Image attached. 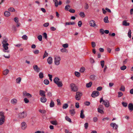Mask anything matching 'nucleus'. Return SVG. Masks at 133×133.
Masks as SVG:
<instances>
[{"label":"nucleus","instance_id":"c85d7f7f","mask_svg":"<svg viewBox=\"0 0 133 133\" xmlns=\"http://www.w3.org/2000/svg\"><path fill=\"white\" fill-rule=\"evenodd\" d=\"M61 52H66V53L68 52V50L65 48H63L61 49L60 50Z\"/></svg>","mask_w":133,"mask_h":133},{"label":"nucleus","instance_id":"cd10ccee","mask_svg":"<svg viewBox=\"0 0 133 133\" xmlns=\"http://www.w3.org/2000/svg\"><path fill=\"white\" fill-rule=\"evenodd\" d=\"M104 22L105 23H108L109 22L108 20V17L107 16L105 17L104 19Z\"/></svg>","mask_w":133,"mask_h":133},{"label":"nucleus","instance_id":"052dcab7","mask_svg":"<svg viewBox=\"0 0 133 133\" xmlns=\"http://www.w3.org/2000/svg\"><path fill=\"white\" fill-rule=\"evenodd\" d=\"M14 21L16 23H18L19 20L18 18L17 17H15L14 19Z\"/></svg>","mask_w":133,"mask_h":133},{"label":"nucleus","instance_id":"5fc2aeb1","mask_svg":"<svg viewBox=\"0 0 133 133\" xmlns=\"http://www.w3.org/2000/svg\"><path fill=\"white\" fill-rule=\"evenodd\" d=\"M126 66L125 65H124L122 66H121L120 68V69L121 70H124L126 69Z\"/></svg>","mask_w":133,"mask_h":133},{"label":"nucleus","instance_id":"423d86ee","mask_svg":"<svg viewBox=\"0 0 133 133\" xmlns=\"http://www.w3.org/2000/svg\"><path fill=\"white\" fill-rule=\"evenodd\" d=\"M99 94V92L97 91H94L91 94V96L92 97L95 98L96 96H98Z\"/></svg>","mask_w":133,"mask_h":133},{"label":"nucleus","instance_id":"a878e982","mask_svg":"<svg viewBox=\"0 0 133 133\" xmlns=\"http://www.w3.org/2000/svg\"><path fill=\"white\" fill-rule=\"evenodd\" d=\"M56 84L58 87H61L63 85L62 83V82L61 81H60Z\"/></svg>","mask_w":133,"mask_h":133},{"label":"nucleus","instance_id":"4d7b16f0","mask_svg":"<svg viewBox=\"0 0 133 133\" xmlns=\"http://www.w3.org/2000/svg\"><path fill=\"white\" fill-rule=\"evenodd\" d=\"M92 46V48H94L96 46L95 43L94 42H91Z\"/></svg>","mask_w":133,"mask_h":133},{"label":"nucleus","instance_id":"6ab92c4d","mask_svg":"<svg viewBox=\"0 0 133 133\" xmlns=\"http://www.w3.org/2000/svg\"><path fill=\"white\" fill-rule=\"evenodd\" d=\"M84 111L83 110H81L80 113V117L82 119L84 118L85 117V115L83 114Z\"/></svg>","mask_w":133,"mask_h":133},{"label":"nucleus","instance_id":"e2e57ef3","mask_svg":"<svg viewBox=\"0 0 133 133\" xmlns=\"http://www.w3.org/2000/svg\"><path fill=\"white\" fill-rule=\"evenodd\" d=\"M70 6L68 5H66L65 7V9L66 10H68V9L70 8Z\"/></svg>","mask_w":133,"mask_h":133},{"label":"nucleus","instance_id":"7c9ffc66","mask_svg":"<svg viewBox=\"0 0 133 133\" xmlns=\"http://www.w3.org/2000/svg\"><path fill=\"white\" fill-rule=\"evenodd\" d=\"M21 80V78L20 77H18L16 79V82L17 83H19L20 82Z\"/></svg>","mask_w":133,"mask_h":133},{"label":"nucleus","instance_id":"20e7f679","mask_svg":"<svg viewBox=\"0 0 133 133\" xmlns=\"http://www.w3.org/2000/svg\"><path fill=\"white\" fill-rule=\"evenodd\" d=\"M82 95V93L79 92H77L76 93L75 97L76 100L79 101L81 98V96Z\"/></svg>","mask_w":133,"mask_h":133},{"label":"nucleus","instance_id":"f3484780","mask_svg":"<svg viewBox=\"0 0 133 133\" xmlns=\"http://www.w3.org/2000/svg\"><path fill=\"white\" fill-rule=\"evenodd\" d=\"M23 95H26V96L29 97H32V95L30 94L29 93H27L26 91H24L23 93Z\"/></svg>","mask_w":133,"mask_h":133},{"label":"nucleus","instance_id":"9d476101","mask_svg":"<svg viewBox=\"0 0 133 133\" xmlns=\"http://www.w3.org/2000/svg\"><path fill=\"white\" fill-rule=\"evenodd\" d=\"M128 108L130 112L133 110V104L132 103H130L128 105Z\"/></svg>","mask_w":133,"mask_h":133},{"label":"nucleus","instance_id":"f704fd0d","mask_svg":"<svg viewBox=\"0 0 133 133\" xmlns=\"http://www.w3.org/2000/svg\"><path fill=\"white\" fill-rule=\"evenodd\" d=\"M75 74L76 76L78 77H79L80 76V73L79 72L77 71L75 72Z\"/></svg>","mask_w":133,"mask_h":133},{"label":"nucleus","instance_id":"79ce46f5","mask_svg":"<svg viewBox=\"0 0 133 133\" xmlns=\"http://www.w3.org/2000/svg\"><path fill=\"white\" fill-rule=\"evenodd\" d=\"M44 84L46 85H48L49 84V81L48 79H45L44 81Z\"/></svg>","mask_w":133,"mask_h":133},{"label":"nucleus","instance_id":"5701e85b","mask_svg":"<svg viewBox=\"0 0 133 133\" xmlns=\"http://www.w3.org/2000/svg\"><path fill=\"white\" fill-rule=\"evenodd\" d=\"M75 24V23L74 22H67L65 23V25H74Z\"/></svg>","mask_w":133,"mask_h":133},{"label":"nucleus","instance_id":"4c0bfd02","mask_svg":"<svg viewBox=\"0 0 133 133\" xmlns=\"http://www.w3.org/2000/svg\"><path fill=\"white\" fill-rule=\"evenodd\" d=\"M8 10L10 11L14 12L15 11V10L13 8L10 7L9 8Z\"/></svg>","mask_w":133,"mask_h":133},{"label":"nucleus","instance_id":"39448f33","mask_svg":"<svg viewBox=\"0 0 133 133\" xmlns=\"http://www.w3.org/2000/svg\"><path fill=\"white\" fill-rule=\"evenodd\" d=\"M61 60V58L59 56H56L55 58L54 62L55 65H58L60 64V61Z\"/></svg>","mask_w":133,"mask_h":133},{"label":"nucleus","instance_id":"f03ea898","mask_svg":"<svg viewBox=\"0 0 133 133\" xmlns=\"http://www.w3.org/2000/svg\"><path fill=\"white\" fill-rule=\"evenodd\" d=\"M9 45L8 43L3 44V45H2L3 48V51L4 52L9 53L10 52V50H8L9 48L8 46Z\"/></svg>","mask_w":133,"mask_h":133},{"label":"nucleus","instance_id":"9b49d317","mask_svg":"<svg viewBox=\"0 0 133 133\" xmlns=\"http://www.w3.org/2000/svg\"><path fill=\"white\" fill-rule=\"evenodd\" d=\"M89 24L92 27H94L96 26L95 21L92 20L90 21Z\"/></svg>","mask_w":133,"mask_h":133},{"label":"nucleus","instance_id":"3c124183","mask_svg":"<svg viewBox=\"0 0 133 133\" xmlns=\"http://www.w3.org/2000/svg\"><path fill=\"white\" fill-rule=\"evenodd\" d=\"M22 38L25 40H27L28 39V37L26 35H24L22 37Z\"/></svg>","mask_w":133,"mask_h":133},{"label":"nucleus","instance_id":"b1692460","mask_svg":"<svg viewBox=\"0 0 133 133\" xmlns=\"http://www.w3.org/2000/svg\"><path fill=\"white\" fill-rule=\"evenodd\" d=\"M4 112L1 111L0 112V116L1 117L0 118H5V116L4 115Z\"/></svg>","mask_w":133,"mask_h":133},{"label":"nucleus","instance_id":"bf43d9fd","mask_svg":"<svg viewBox=\"0 0 133 133\" xmlns=\"http://www.w3.org/2000/svg\"><path fill=\"white\" fill-rule=\"evenodd\" d=\"M62 46L63 47L65 48H67L68 47V44L67 43H66L63 44Z\"/></svg>","mask_w":133,"mask_h":133},{"label":"nucleus","instance_id":"2eb2a0df","mask_svg":"<svg viewBox=\"0 0 133 133\" xmlns=\"http://www.w3.org/2000/svg\"><path fill=\"white\" fill-rule=\"evenodd\" d=\"M110 125L113 128H115V129H117L118 127V125L116 124L115 123H111L110 124Z\"/></svg>","mask_w":133,"mask_h":133},{"label":"nucleus","instance_id":"6e6d98bb","mask_svg":"<svg viewBox=\"0 0 133 133\" xmlns=\"http://www.w3.org/2000/svg\"><path fill=\"white\" fill-rule=\"evenodd\" d=\"M37 38L40 41H41L42 40V37L41 35H39L37 37Z\"/></svg>","mask_w":133,"mask_h":133},{"label":"nucleus","instance_id":"aec40b11","mask_svg":"<svg viewBox=\"0 0 133 133\" xmlns=\"http://www.w3.org/2000/svg\"><path fill=\"white\" fill-rule=\"evenodd\" d=\"M69 112L71 116H73L75 114L74 109H72L69 110Z\"/></svg>","mask_w":133,"mask_h":133},{"label":"nucleus","instance_id":"4be33fe9","mask_svg":"<svg viewBox=\"0 0 133 133\" xmlns=\"http://www.w3.org/2000/svg\"><path fill=\"white\" fill-rule=\"evenodd\" d=\"M4 15L5 16L8 17L10 15V13L8 11H5L4 13Z\"/></svg>","mask_w":133,"mask_h":133},{"label":"nucleus","instance_id":"bb28decb","mask_svg":"<svg viewBox=\"0 0 133 133\" xmlns=\"http://www.w3.org/2000/svg\"><path fill=\"white\" fill-rule=\"evenodd\" d=\"M92 84V82H90L89 83H88L86 84V87L87 88H90L91 87Z\"/></svg>","mask_w":133,"mask_h":133},{"label":"nucleus","instance_id":"0eeeda50","mask_svg":"<svg viewBox=\"0 0 133 133\" xmlns=\"http://www.w3.org/2000/svg\"><path fill=\"white\" fill-rule=\"evenodd\" d=\"M21 128L23 130H25L27 128V124L25 122H22L21 124Z\"/></svg>","mask_w":133,"mask_h":133},{"label":"nucleus","instance_id":"ea45409f","mask_svg":"<svg viewBox=\"0 0 133 133\" xmlns=\"http://www.w3.org/2000/svg\"><path fill=\"white\" fill-rule=\"evenodd\" d=\"M7 39H5L3 40V41L2 42V45H3V44H5L7 43H7Z\"/></svg>","mask_w":133,"mask_h":133},{"label":"nucleus","instance_id":"4468645a","mask_svg":"<svg viewBox=\"0 0 133 133\" xmlns=\"http://www.w3.org/2000/svg\"><path fill=\"white\" fill-rule=\"evenodd\" d=\"M40 101L43 103L47 101V99L44 97H42L40 98Z\"/></svg>","mask_w":133,"mask_h":133},{"label":"nucleus","instance_id":"a211bd4d","mask_svg":"<svg viewBox=\"0 0 133 133\" xmlns=\"http://www.w3.org/2000/svg\"><path fill=\"white\" fill-rule=\"evenodd\" d=\"M60 79L57 77H55L53 81L54 83L56 84H57L58 82L60 81Z\"/></svg>","mask_w":133,"mask_h":133},{"label":"nucleus","instance_id":"1a4fd4ad","mask_svg":"<svg viewBox=\"0 0 133 133\" xmlns=\"http://www.w3.org/2000/svg\"><path fill=\"white\" fill-rule=\"evenodd\" d=\"M44 90H41L39 91V95L45 97L46 96Z\"/></svg>","mask_w":133,"mask_h":133},{"label":"nucleus","instance_id":"8fccbe9b","mask_svg":"<svg viewBox=\"0 0 133 133\" xmlns=\"http://www.w3.org/2000/svg\"><path fill=\"white\" fill-rule=\"evenodd\" d=\"M48 55V53L46 51H45V52L44 55L43 56V58H44L45 57L47 56Z\"/></svg>","mask_w":133,"mask_h":133},{"label":"nucleus","instance_id":"72a5a7b5","mask_svg":"<svg viewBox=\"0 0 133 133\" xmlns=\"http://www.w3.org/2000/svg\"><path fill=\"white\" fill-rule=\"evenodd\" d=\"M54 103L52 100H51L50 104V107H53L54 106Z\"/></svg>","mask_w":133,"mask_h":133},{"label":"nucleus","instance_id":"58836bf2","mask_svg":"<svg viewBox=\"0 0 133 133\" xmlns=\"http://www.w3.org/2000/svg\"><path fill=\"white\" fill-rule=\"evenodd\" d=\"M131 31L130 29H129L128 32V37L130 38H131Z\"/></svg>","mask_w":133,"mask_h":133},{"label":"nucleus","instance_id":"338daca9","mask_svg":"<svg viewBox=\"0 0 133 133\" xmlns=\"http://www.w3.org/2000/svg\"><path fill=\"white\" fill-rule=\"evenodd\" d=\"M84 127L86 129H87L88 128V123H86L84 124Z\"/></svg>","mask_w":133,"mask_h":133},{"label":"nucleus","instance_id":"a18cd8bd","mask_svg":"<svg viewBox=\"0 0 133 133\" xmlns=\"http://www.w3.org/2000/svg\"><path fill=\"white\" fill-rule=\"evenodd\" d=\"M65 119L66 121H68L69 122L71 123V119H70L68 117H65Z\"/></svg>","mask_w":133,"mask_h":133},{"label":"nucleus","instance_id":"13d9d810","mask_svg":"<svg viewBox=\"0 0 133 133\" xmlns=\"http://www.w3.org/2000/svg\"><path fill=\"white\" fill-rule=\"evenodd\" d=\"M122 104L123 106L125 107H126L128 105V103L126 102H122Z\"/></svg>","mask_w":133,"mask_h":133},{"label":"nucleus","instance_id":"c03bdc74","mask_svg":"<svg viewBox=\"0 0 133 133\" xmlns=\"http://www.w3.org/2000/svg\"><path fill=\"white\" fill-rule=\"evenodd\" d=\"M97 110L98 112L102 114L104 113V112L103 110V109L98 108Z\"/></svg>","mask_w":133,"mask_h":133},{"label":"nucleus","instance_id":"393cba45","mask_svg":"<svg viewBox=\"0 0 133 133\" xmlns=\"http://www.w3.org/2000/svg\"><path fill=\"white\" fill-rule=\"evenodd\" d=\"M11 102L12 104H15L17 103V100L15 98L12 99L11 101Z\"/></svg>","mask_w":133,"mask_h":133},{"label":"nucleus","instance_id":"49530a36","mask_svg":"<svg viewBox=\"0 0 133 133\" xmlns=\"http://www.w3.org/2000/svg\"><path fill=\"white\" fill-rule=\"evenodd\" d=\"M118 93V97H121L123 95V94L120 91Z\"/></svg>","mask_w":133,"mask_h":133},{"label":"nucleus","instance_id":"7ed1b4c3","mask_svg":"<svg viewBox=\"0 0 133 133\" xmlns=\"http://www.w3.org/2000/svg\"><path fill=\"white\" fill-rule=\"evenodd\" d=\"M70 87L72 91L74 92H76L78 90V88L75 85L74 83H71L70 84Z\"/></svg>","mask_w":133,"mask_h":133},{"label":"nucleus","instance_id":"e433bc0d","mask_svg":"<svg viewBox=\"0 0 133 133\" xmlns=\"http://www.w3.org/2000/svg\"><path fill=\"white\" fill-rule=\"evenodd\" d=\"M68 106V104L67 103H65L63 104V109H66L67 108Z\"/></svg>","mask_w":133,"mask_h":133},{"label":"nucleus","instance_id":"6e6552de","mask_svg":"<svg viewBox=\"0 0 133 133\" xmlns=\"http://www.w3.org/2000/svg\"><path fill=\"white\" fill-rule=\"evenodd\" d=\"M33 68L34 70L37 73L39 72L40 71V69L38 67L37 65H34Z\"/></svg>","mask_w":133,"mask_h":133},{"label":"nucleus","instance_id":"774afa93","mask_svg":"<svg viewBox=\"0 0 133 133\" xmlns=\"http://www.w3.org/2000/svg\"><path fill=\"white\" fill-rule=\"evenodd\" d=\"M90 78L91 79L94 80L95 78V76L93 75H91L90 76Z\"/></svg>","mask_w":133,"mask_h":133},{"label":"nucleus","instance_id":"f257e3e1","mask_svg":"<svg viewBox=\"0 0 133 133\" xmlns=\"http://www.w3.org/2000/svg\"><path fill=\"white\" fill-rule=\"evenodd\" d=\"M27 113L25 111L19 113L18 114V118L19 119H23L26 117Z\"/></svg>","mask_w":133,"mask_h":133},{"label":"nucleus","instance_id":"c9c22d12","mask_svg":"<svg viewBox=\"0 0 133 133\" xmlns=\"http://www.w3.org/2000/svg\"><path fill=\"white\" fill-rule=\"evenodd\" d=\"M85 68L83 67H82L79 70V71L80 72L83 73L85 70Z\"/></svg>","mask_w":133,"mask_h":133},{"label":"nucleus","instance_id":"603ef678","mask_svg":"<svg viewBox=\"0 0 133 133\" xmlns=\"http://www.w3.org/2000/svg\"><path fill=\"white\" fill-rule=\"evenodd\" d=\"M39 111L40 113L43 114H45L46 112V111L45 110H41L40 109L39 110Z\"/></svg>","mask_w":133,"mask_h":133},{"label":"nucleus","instance_id":"37998d69","mask_svg":"<svg viewBox=\"0 0 133 133\" xmlns=\"http://www.w3.org/2000/svg\"><path fill=\"white\" fill-rule=\"evenodd\" d=\"M119 90L124 91L125 90V87L123 85H122L119 89Z\"/></svg>","mask_w":133,"mask_h":133},{"label":"nucleus","instance_id":"864d4df0","mask_svg":"<svg viewBox=\"0 0 133 133\" xmlns=\"http://www.w3.org/2000/svg\"><path fill=\"white\" fill-rule=\"evenodd\" d=\"M101 65L102 66V68H103L104 66V61L103 60V61H101Z\"/></svg>","mask_w":133,"mask_h":133},{"label":"nucleus","instance_id":"f8f14e48","mask_svg":"<svg viewBox=\"0 0 133 133\" xmlns=\"http://www.w3.org/2000/svg\"><path fill=\"white\" fill-rule=\"evenodd\" d=\"M103 104L105 105V106L106 107H108L109 106V103L108 101L107 100L106 101H103Z\"/></svg>","mask_w":133,"mask_h":133},{"label":"nucleus","instance_id":"ddd939ff","mask_svg":"<svg viewBox=\"0 0 133 133\" xmlns=\"http://www.w3.org/2000/svg\"><path fill=\"white\" fill-rule=\"evenodd\" d=\"M47 62L48 63L50 64H51L52 62V59L51 57H49L47 59Z\"/></svg>","mask_w":133,"mask_h":133},{"label":"nucleus","instance_id":"dca6fc26","mask_svg":"<svg viewBox=\"0 0 133 133\" xmlns=\"http://www.w3.org/2000/svg\"><path fill=\"white\" fill-rule=\"evenodd\" d=\"M122 24L124 26H128L130 25V23L127 22V21L125 20L123 21L122 22Z\"/></svg>","mask_w":133,"mask_h":133},{"label":"nucleus","instance_id":"412c9836","mask_svg":"<svg viewBox=\"0 0 133 133\" xmlns=\"http://www.w3.org/2000/svg\"><path fill=\"white\" fill-rule=\"evenodd\" d=\"M5 121V118H0V125L4 124Z\"/></svg>","mask_w":133,"mask_h":133},{"label":"nucleus","instance_id":"09e8293b","mask_svg":"<svg viewBox=\"0 0 133 133\" xmlns=\"http://www.w3.org/2000/svg\"><path fill=\"white\" fill-rule=\"evenodd\" d=\"M89 6L88 4L87 3H85V5L84 6V8L85 10H87L89 8Z\"/></svg>","mask_w":133,"mask_h":133},{"label":"nucleus","instance_id":"680f3d73","mask_svg":"<svg viewBox=\"0 0 133 133\" xmlns=\"http://www.w3.org/2000/svg\"><path fill=\"white\" fill-rule=\"evenodd\" d=\"M43 36L46 39H47V36L46 33L44 32L43 33Z\"/></svg>","mask_w":133,"mask_h":133},{"label":"nucleus","instance_id":"473e14b6","mask_svg":"<svg viewBox=\"0 0 133 133\" xmlns=\"http://www.w3.org/2000/svg\"><path fill=\"white\" fill-rule=\"evenodd\" d=\"M39 77L40 78L42 79L44 77L43 74L42 72H40L39 74Z\"/></svg>","mask_w":133,"mask_h":133},{"label":"nucleus","instance_id":"c756f323","mask_svg":"<svg viewBox=\"0 0 133 133\" xmlns=\"http://www.w3.org/2000/svg\"><path fill=\"white\" fill-rule=\"evenodd\" d=\"M9 72V70L8 69H6L3 71V74L4 75H6Z\"/></svg>","mask_w":133,"mask_h":133},{"label":"nucleus","instance_id":"69168bd1","mask_svg":"<svg viewBox=\"0 0 133 133\" xmlns=\"http://www.w3.org/2000/svg\"><path fill=\"white\" fill-rule=\"evenodd\" d=\"M78 25L79 27H81L82 25V23L81 21H79L78 22Z\"/></svg>","mask_w":133,"mask_h":133},{"label":"nucleus","instance_id":"a19ab883","mask_svg":"<svg viewBox=\"0 0 133 133\" xmlns=\"http://www.w3.org/2000/svg\"><path fill=\"white\" fill-rule=\"evenodd\" d=\"M80 16L82 17H85L84 13L83 12H81L79 13Z\"/></svg>","mask_w":133,"mask_h":133},{"label":"nucleus","instance_id":"0e129e2a","mask_svg":"<svg viewBox=\"0 0 133 133\" xmlns=\"http://www.w3.org/2000/svg\"><path fill=\"white\" fill-rule=\"evenodd\" d=\"M24 101L25 103H27L29 102V100L26 98H25L24 99Z\"/></svg>","mask_w":133,"mask_h":133},{"label":"nucleus","instance_id":"2f4dec72","mask_svg":"<svg viewBox=\"0 0 133 133\" xmlns=\"http://www.w3.org/2000/svg\"><path fill=\"white\" fill-rule=\"evenodd\" d=\"M53 125H56L57 124V123L56 121H53L50 122Z\"/></svg>","mask_w":133,"mask_h":133},{"label":"nucleus","instance_id":"de8ad7c7","mask_svg":"<svg viewBox=\"0 0 133 133\" xmlns=\"http://www.w3.org/2000/svg\"><path fill=\"white\" fill-rule=\"evenodd\" d=\"M55 2V6L56 7H57L58 6V1L57 0H53Z\"/></svg>","mask_w":133,"mask_h":133}]
</instances>
